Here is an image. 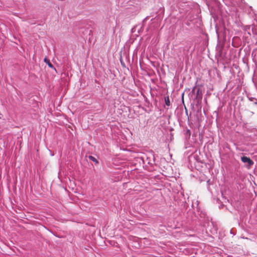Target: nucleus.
I'll return each mask as SVG.
<instances>
[{"instance_id": "obj_2", "label": "nucleus", "mask_w": 257, "mask_h": 257, "mask_svg": "<svg viewBox=\"0 0 257 257\" xmlns=\"http://www.w3.org/2000/svg\"><path fill=\"white\" fill-rule=\"evenodd\" d=\"M44 62L48 64L49 67L53 68V65L51 64V63L50 62V60L48 59L47 58H45L44 59Z\"/></svg>"}, {"instance_id": "obj_3", "label": "nucleus", "mask_w": 257, "mask_h": 257, "mask_svg": "<svg viewBox=\"0 0 257 257\" xmlns=\"http://www.w3.org/2000/svg\"><path fill=\"white\" fill-rule=\"evenodd\" d=\"M165 103L167 105V106H170V100H169V97H166L165 98Z\"/></svg>"}, {"instance_id": "obj_1", "label": "nucleus", "mask_w": 257, "mask_h": 257, "mask_svg": "<svg viewBox=\"0 0 257 257\" xmlns=\"http://www.w3.org/2000/svg\"><path fill=\"white\" fill-rule=\"evenodd\" d=\"M241 160L244 163H247L248 167H250L253 164V162L249 157L243 156L241 158Z\"/></svg>"}, {"instance_id": "obj_4", "label": "nucleus", "mask_w": 257, "mask_h": 257, "mask_svg": "<svg viewBox=\"0 0 257 257\" xmlns=\"http://www.w3.org/2000/svg\"><path fill=\"white\" fill-rule=\"evenodd\" d=\"M89 158L90 159H91V160H92L93 162H95L96 163H98L97 161L96 160V159L94 157L90 156L89 157Z\"/></svg>"}]
</instances>
